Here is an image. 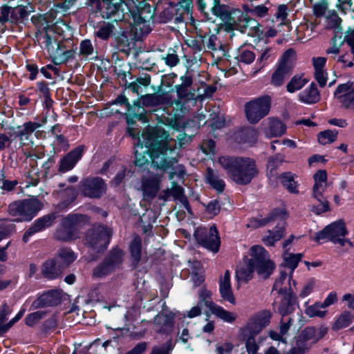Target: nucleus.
Returning <instances> with one entry per match:
<instances>
[{
  "label": "nucleus",
  "instance_id": "nucleus-10",
  "mask_svg": "<svg viewBox=\"0 0 354 354\" xmlns=\"http://www.w3.org/2000/svg\"><path fill=\"white\" fill-rule=\"evenodd\" d=\"M347 234L345 223L339 220L327 225L322 230L316 234L315 240L318 242L330 241L334 243H338L342 246L346 243L351 244L349 240L344 239Z\"/></svg>",
  "mask_w": 354,
  "mask_h": 354
},
{
  "label": "nucleus",
  "instance_id": "nucleus-37",
  "mask_svg": "<svg viewBox=\"0 0 354 354\" xmlns=\"http://www.w3.org/2000/svg\"><path fill=\"white\" fill-rule=\"evenodd\" d=\"M62 266H57L53 259L47 260L41 266L43 275L48 279H55L59 277L62 274Z\"/></svg>",
  "mask_w": 354,
  "mask_h": 354
},
{
  "label": "nucleus",
  "instance_id": "nucleus-17",
  "mask_svg": "<svg viewBox=\"0 0 354 354\" xmlns=\"http://www.w3.org/2000/svg\"><path fill=\"white\" fill-rule=\"evenodd\" d=\"M237 20H234L233 23L230 24L232 29L238 30L242 33H246L251 37H262L263 31L260 29L259 23L253 18L243 17L242 15L237 14Z\"/></svg>",
  "mask_w": 354,
  "mask_h": 354
},
{
  "label": "nucleus",
  "instance_id": "nucleus-19",
  "mask_svg": "<svg viewBox=\"0 0 354 354\" xmlns=\"http://www.w3.org/2000/svg\"><path fill=\"white\" fill-rule=\"evenodd\" d=\"M190 19L187 17V13L180 10V8L168 2L160 11L158 16L159 23H167L174 20L176 24L184 22L186 19Z\"/></svg>",
  "mask_w": 354,
  "mask_h": 354
},
{
  "label": "nucleus",
  "instance_id": "nucleus-50",
  "mask_svg": "<svg viewBox=\"0 0 354 354\" xmlns=\"http://www.w3.org/2000/svg\"><path fill=\"white\" fill-rule=\"evenodd\" d=\"M28 17L25 7L19 6L11 8L10 22L17 24L23 21Z\"/></svg>",
  "mask_w": 354,
  "mask_h": 354
},
{
  "label": "nucleus",
  "instance_id": "nucleus-6",
  "mask_svg": "<svg viewBox=\"0 0 354 354\" xmlns=\"http://www.w3.org/2000/svg\"><path fill=\"white\" fill-rule=\"evenodd\" d=\"M42 208V203L37 198L32 197L12 203L8 206L9 214L16 217L15 221H31Z\"/></svg>",
  "mask_w": 354,
  "mask_h": 354
},
{
  "label": "nucleus",
  "instance_id": "nucleus-54",
  "mask_svg": "<svg viewBox=\"0 0 354 354\" xmlns=\"http://www.w3.org/2000/svg\"><path fill=\"white\" fill-rule=\"evenodd\" d=\"M337 136L336 131L326 130L318 134V141L322 145H327L334 142Z\"/></svg>",
  "mask_w": 354,
  "mask_h": 354
},
{
  "label": "nucleus",
  "instance_id": "nucleus-27",
  "mask_svg": "<svg viewBox=\"0 0 354 354\" xmlns=\"http://www.w3.org/2000/svg\"><path fill=\"white\" fill-rule=\"evenodd\" d=\"M170 196H172L175 201H179L187 211L191 209L182 187L174 185L171 189H167L161 193V198L165 201L168 200Z\"/></svg>",
  "mask_w": 354,
  "mask_h": 354
},
{
  "label": "nucleus",
  "instance_id": "nucleus-42",
  "mask_svg": "<svg viewBox=\"0 0 354 354\" xmlns=\"http://www.w3.org/2000/svg\"><path fill=\"white\" fill-rule=\"evenodd\" d=\"M286 131V127L282 122L277 119H271L270 125L266 133L267 137L272 138L281 136Z\"/></svg>",
  "mask_w": 354,
  "mask_h": 354
},
{
  "label": "nucleus",
  "instance_id": "nucleus-40",
  "mask_svg": "<svg viewBox=\"0 0 354 354\" xmlns=\"http://www.w3.org/2000/svg\"><path fill=\"white\" fill-rule=\"evenodd\" d=\"M207 48L209 50L212 51L214 57L216 56L217 59L221 58L225 55L224 46L214 35H212L209 37L207 42Z\"/></svg>",
  "mask_w": 354,
  "mask_h": 354
},
{
  "label": "nucleus",
  "instance_id": "nucleus-18",
  "mask_svg": "<svg viewBox=\"0 0 354 354\" xmlns=\"http://www.w3.org/2000/svg\"><path fill=\"white\" fill-rule=\"evenodd\" d=\"M334 96L341 107L354 111V86L351 82L338 85Z\"/></svg>",
  "mask_w": 354,
  "mask_h": 354
},
{
  "label": "nucleus",
  "instance_id": "nucleus-64",
  "mask_svg": "<svg viewBox=\"0 0 354 354\" xmlns=\"http://www.w3.org/2000/svg\"><path fill=\"white\" fill-rule=\"evenodd\" d=\"M147 344L145 342L137 344L132 349L124 354H144L147 350Z\"/></svg>",
  "mask_w": 354,
  "mask_h": 354
},
{
  "label": "nucleus",
  "instance_id": "nucleus-35",
  "mask_svg": "<svg viewBox=\"0 0 354 354\" xmlns=\"http://www.w3.org/2000/svg\"><path fill=\"white\" fill-rule=\"evenodd\" d=\"M282 295L283 297L279 304L278 312L284 317L295 310L297 298L295 293Z\"/></svg>",
  "mask_w": 354,
  "mask_h": 354
},
{
  "label": "nucleus",
  "instance_id": "nucleus-43",
  "mask_svg": "<svg viewBox=\"0 0 354 354\" xmlns=\"http://www.w3.org/2000/svg\"><path fill=\"white\" fill-rule=\"evenodd\" d=\"M353 320V315L348 310L343 311L335 319L332 325L333 330H339L348 326Z\"/></svg>",
  "mask_w": 354,
  "mask_h": 354
},
{
  "label": "nucleus",
  "instance_id": "nucleus-16",
  "mask_svg": "<svg viewBox=\"0 0 354 354\" xmlns=\"http://www.w3.org/2000/svg\"><path fill=\"white\" fill-rule=\"evenodd\" d=\"M80 189L86 197L100 198L106 193V185L100 177H88L80 181Z\"/></svg>",
  "mask_w": 354,
  "mask_h": 354
},
{
  "label": "nucleus",
  "instance_id": "nucleus-38",
  "mask_svg": "<svg viewBox=\"0 0 354 354\" xmlns=\"http://www.w3.org/2000/svg\"><path fill=\"white\" fill-rule=\"evenodd\" d=\"M302 257L303 254L301 253L292 254L285 252L283 255V263H282L281 267L283 268V269L282 270H286L288 273L292 274Z\"/></svg>",
  "mask_w": 354,
  "mask_h": 354
},
{
  "label": "nucleus",
  "instance_id": "nucleus-34",
  "mask_svg": "<svg viewBox=\"0 0 354 354\" xmlns=\"http://www.w3.org/2000/svg\"><path fill=\"white\" fill-rule=\"evenodd\" d=\"M298 99L302 103L312 104L317 102L320 99L319 91L316 84L312 82L308 87L300 92Z\"/></svg>",
  "mask_w": 354,
  "mask_h": 354
},
{
  "label": "nucleus",
  "instance_id": "nucleus-28",
  "mask_svg": "<svg viewBox=\"0 0 354 354\" xmlns=\"http://www.w3.org/2000/svg\"><path fill=\"white\" fill-rule=\"evenodd\" d=\"M328 331V327L325 326H308L303 329L300 333L313 345L321 340Z\"/></svg>",
  "mask_w": 354,
  "mask_h": 354
},
{
  "label": "nucleus",
  "instance_id": "nucleus-48",
  "mask_svg": "<svg viewBox=\"0 0 354 354\" xmlns=\"http://www.w3.org/2000/svg\"><path fill=\"white\" fill-rule=\"evenodd\" d=\"M324 308L321 303L317 302L313 305L307 306L304 311L305 314L310 317L324 318L327 314V310H322Z\"/></svg>",
  "mask_w": 354,
  "mask_h": 354
},
{
  "label": "nucleus",
  "instance_id": "nucleus-63",
  "mask_svg": "<svg viewBox=\"0 0 354 354\" xmlns=\"http://www.w3.org/2000/svg\"><path fill=\"white\" fill-rule=\"evenodd\" d=\"M233 349L232 344L230 342H225L223 344H218L216 351L218 354H231Z\"/></svg>",
  "mask_w": 354,
  "mask_h": 354
},
{
  "label": "nucleus",
  "instance_id": "nucleus-8",
  "mask_svg": "<svg viewBox=\"0 0 354 354\" xmlns=\"http://www.w3.org/2000/svg\"><path fill=\"white\" fill-rule=\"evenodd\" d=\"M296 53L292 48L286 50L280 57L277 66L273 72L270 83L274 86H281L289 77L295 66Z\"/></svg>",
  "mask_w": 354,
  "mask_h": 354
},
{
  "label": "nucleus",
  "instance_id": "nucleus-12",
  "mask_svg": "<svg viewBox=\"0 0 354 354\" xmlns=\"http://www.w3.org/2000/svg\"><path fill=\"white\" fill-rule=\"evenodd\" d=\"M315 181L313 187V196L319 202V205H313L312 211L317 214L326 212L329 209L328 202L323 196L327 187V173L326 170H319L313 176Z\"/></svg>",
  "mask_w": 354,
  "mask_h": 354
},
{
  "label": "nucleus",
  "instance_id": "nucleus-55",
  "mask_svg": "<svg viewBox=\"0 0 354 354\" xmlns=\"http://www.w3.org/2000/svg\"><path fill=\"white\" fill-rule=\"evenodd\" d=\"M236 58L239 62L243 63L245 64H250L254 62L255 55L251 50L242 49L240 50Z\"/></svg>",
  "mask_w": 354,
  "mask_h": 354
},
{
  "label": "nucleus",
  "instance_id": "nucleus-4",
  "mask_svg": "<svg viewBox=\"0 0 354 354\" xmlns=\"http://www.w3.org/2000/svg\"><path fill=\"white\" fill-rule=\"evenodd\" d=\"M220 166L229 178L236 184H249L259 173L254 159L242 156H221L218 159Z\"/></svg>",
  "mask_w": 354,
  "mask_h": 354
},
{
  "label": "nucleus",
  "instance_id": "nucleus-46",
  "mask_svg": "<svg viewBox=\"0 0 354 354\" xmlns=\"http://www.w3.org/2000/svg\"><path fill=\"white\" fill-rule=\"evenodd\" d=\"M308 82L304 75H295L287 84L286 88L289 93H294L303 88Z\"/></svg>",
  "mask_w": 354,
  "mask_h": 354
},
{
  "label": "nucleus",
  "instance_id": "nucleus-9",
  "mask_svg": "<svg viewBox=\"0 0 354 354\" xmlns=\"http://www.w3.org/2000/svg\"><path fill=\"white\" fill-rule=\"evenodd\" d=\"M112 231L106 226L99 225L87 232L85 244L96 253L103 252L109 244Z\"/></svg>",
  "mask_w": 354,
  "mask_h": 354
},
{
  "label": "nucleus",
  "instance_id": "nucleus-30",
  "mask_svg": "<svg viewBox=\"0 0 354 354\" xmlns=\"http://www.w3.org/2000/svg\"><path fill=\"white\" fill-rule=\"evenodd\" d=\"M41 124L37 122H26L21 126L17 127V130L13 133L15 138H19L21 145H24V140H28L32 133L41 127Z\"/></svg>",
  "mask_w": 354,
  "mask_h": 354
},
{
  "label": "nucleus",
  "instance_id": "nucleus-60",
  "mask_svg": "<svg viewBox=\"0 0 354 354\" xmlns=\"http://www.w3.org/2000/svg\"><path fill=\"white\" fill-rule=\"evenodd\" d=\"M328 9V4L325 1L315 3L313 6V14L317 17H323Z\"/></svg>",
  "mask_w": 354,
  "mask_h": 354
},
{
  "label": "nucleus",
  "instance_id": "nucleus-20",
  "mask_svg": "<svg viewBox=\"0 0 354 354\" xmlns=\"http://www.w3.org/2000/svg\"><path fill=\"white\" fill-rule=\"evenodd\" d=\"M206 10H211L214 15L220 17L223 21L229 22H231V21H234L237 14L242 15L241 10L239 8L221 4L217 0H215L214 3L209 6Z\"/></svg>",
  "mask_w": 354,
  "mask_h": 354
},
{
  "label": "nucleus",
  "instance_id": "nucleus-5",
  "mask_svg": "<svg viewBox=\"0 0 354 354\" xmlns=\"http://www.w3.org/2000/svg\"><path fill=\"white\" fill-rule=\"evenodd\" d=\"M277 225L272 231H268V235L265 236L262 241L265 245L271 246L276 241H279L284 233L283 212L280 209H274L269 216L264 218H254L250 220L248 224V227H259L272 222L278 221Z\"/></svg>",
  "mask_w": 354,
  "mask_h": 354
},
{
  "label": "nucleus",
  "instance_id": "nucleus-22",
  "mask_svg": "<svg viewBox=\"0 0 354 354\" xmlns=\"http://www.w3.org/2000/svg\"><path fill=\"white\" fill-rule=\"evenodd\" d=\"M56 217V212H54L45 215L36 220L33 225L24 233L22 238L23 241L27 243L31 236L51 226Z\"/></svg>",
  "mask_w": 354,
  "mask_h": 354
},
{
  "label": "nucleus",
  "instance_id": "nucleus-51",
  "mask_svg": "<svg viewBox=\"0 0 354 354\" xmlns=\"http://www.w3.org/2000/svg\"><path fill=\"white\" fill-rule=\"evenodd\" d=\"M326 28L327 29H337L342 22L341 18L335 10H330L326 16Z\"/></svg>",
  "mask_w": 354,
  "mask_h": 354
},
{
  "label": "nucleus",
  "instance_id": "nucleus-25",
  "mask_svg": "<svg viewBox=\"0 0 354 354\" xmlns=\"http://www.w3.org/2000/svg\"><path fill=\"white\" fill-rule=\"evenodd\" d=\"M83 151L84 147L82 146H80L67 153L60 160L59 171L62 172H66L71 170L75 167L77 161L82 158Z\"/></svg>",
  "mask_w": 354,
  "mask_h": 354
},
{
  "label": "nucleus",
  "instance_id": "nucleus-21",
  "mask_svg": "<svg viewBox=\"0 0 354 354\" xmlns=\"http://www.w3.org/2000/svg\"><path fill=\"white\" fill-rule=\"evenodd\" d=\"M292 274H290L286 270H281L279 277L275 280L272 291H275L279 295L294 293L292 286L295 287L297 283L292 280Z\"/></svg>",
  "mask_w": 354,
  "mask_h": 354
},
{
  "label": "nucleus",
  "instance_id": "nucleus-61",
  "mask_svg": "<svg viewBox=\"0 0 354 354\" xmlns=\"http://www.w3.org/2000/svg\"><path fill=\"white\" fill-rule=\"evenodd\" d=\"M315 287V280L311 279L308 280L303 286L302 290L299 293V297L304 298L308 296L314 290Z\"/></svg>",
  "mask_w": 354,
  "mask_h": 354
},
{
  "label": "nucleus",
  "instance_id": "nucleus-44",
  "mask_svg": "<svg viewBox=\"0 0 354 354\" xmlns=\"http://www.w3.org/2000/svg\"><path fill=\"white\" fill-rule=\"evenodd\" d=\"M281 183L287 190L293 194L299 193L298 185L295 180V175L290 172L283 173L280 176Z\"/></svg>",
  "mask_w": 354,
  "mask_h": 354
},
{
  "label": "nucleus",
  "instance_id": "nucleus-59",
  "mask_svg": "<svg viewBox=\"0 0 354 354\" xmlns=\"http://www.w3.org/2000/svg\"><path fill=\"white\" fill-rule=\"evenodd\" d=\"M75 54V50L65 49L62 55H57L55 57V64L58 65L68 62L69 60L74 58Z\"/></svg>",
  "mask_w": 354,
  "mask_h": 354
},
{
  "label": "nucleus",
  "instance_id": "nucleus-13",
  "mask_svg": "<svg viewBox=\"0 0 354 354\" xmlns=\"http://www.w3.org/2000/svg\"><path fill=\"white\" fill-rule=\"evenodd\" d=\"M124 252L115 248L112 249L103 261L93 270V276L96 278H103L113 272L122 263Z\"/></svg>",
  "mask_w": 354,
  "mask_h": 354
},
{
  "label": "nucleus",
  "instance_id": "nucleus-47",
  "mask_svg": "<svg viewBox=\"0 0 354 354\" xmlns=\"http://www.w3.org/2000/svg\"><path fill=\"white\" fill-rule=\"evenodd\" d=\"M277 56V50L274 47H266L261 50V55L257 59L261 67H264L268 62H272Z\"/></svg>",
  "mask_w": 354,
  "mask_h": 354
},
{
  "label": "nucleus",
  "instance_id": "nucleus-11",
  "mask_svg": "<svg viewBox=\"0 0 354 354\" xmlns=\"http://www.w3.org/2000/svg\"><path fill=\"white\" fill-rule=\"evenodd\" d=\"M271 98L268 95H263L255 98L244 106L246 118L250 124H256L266 116L270 110Z\"/></svg>",
  "mask_w": 354,
  "mask_h": 354
},
{
  "label": "nucleus",
  "instance_id": "nucleus-31",
  "mask_svg": "<svg viewBox=\"0 0 354 354\" xmlns=\"http://www.w3.org/2000/svg\"><path fill=\"white\" fill-rule=\"evenodd\" d=\"M160 178L156 176L142 180L141 189L143 192L145 198L151 199L156 196L158 190L160 189Z\"/></svg>",
  "mask_w": 354,
  "mask_h": 354
},
{
  "label": "nucleus",
  "instance_id": "nucleus-62",
  "mask_svg": "<svg viewBox=\"0 0 354 354\" xmlns=\"http://www.w3.org/2000/svg\"><path fill=\"white\" fill-rule=\"evenodd\" d=\"M288 17V7L286 5L281 4L277 8V11L275 14V17L277 20L281 21V24H284L285 20Z\"/></svg>",
  "mask_w": 354,
  "mask_h": 354
},
{
  "label": "nucleus",
  "instance_id": "nucleus-24",
  "mask_svg": "<svg viewBox=\"0 0 354 354\" xmlns=\"http://www.w3.org/2000/svg\"><path fill=\"white\" fill-rule=\"evenodd\" d=\"M174 315L171 313H160L153 319L154 330L159 333L169 334L174 328Z\"/></svg>",
  "mask_w": 354,
  "mask_h": 354
},
{
  "label": "nucleus",
  "instance_id": "nucleus-2",
  "mask_svg": "<svg viewBox=\"0 0 354 354\" xmlns=\"http://www.w3.org/2000/svg\"><path fill=\"white\" fill-rule=\"evenodd\" d=\"M145 152L152 159V165L158 169L167 171L177 162L175 157L169 156L176 149V141L169 138V134L162 128L149 127L142 133Z\"/></svg>",
  "mask_w": 354,
  "mask_h": 354
},
{
  "label": "nucleus",
  "instance_id": "nucleus-7",
  "mask_svg": "<svg viewBox=\"0 0 354 354\" xmlns=\"http://www.w3.org/2000/svg\"><path fill=\"white\" fill-rule=\"evenodd\" d=\"M87 222L88 218L85 215L68 214L62 220V227L56 232L57 239L64 241L78 239L81 228Z\"/></svg>",
  "mask_w": 354,
  "mask_h": 354
},
{
  "label": "nucleus",
  "instance_id": "nucleus-56",
  "mask_svg": "<svg viewBox=\"0 0 354 354\" xmlns=\"http://www.w3.org/2000/svg\"><path fill=\"white\" fill-rule=\"evenodd\" d=\"M313 346V344L307 340L300 333L295 338V346L304 353L308 352Z\"/></svg>",
  "mask_w": 354,
  "mask_h": 354
},
{
  "label": "nucleus",
  "instance_id": "nucleus-45",
  "mask_svg": "<svg viewBox=\"0 0 354 354\" xmlns=\"http://www.w3.org/2000/svg\"><path fill=\"white\" fill-rule=\"evenodd\" d=\"M115 26L111 23H105L99 25L94 35L102 40H108L113 35Z\"/></svg>",
  "mask_w": 354,
  "mask_h": 354
},
{
  "label": "nucleus",
  "instance_id": "nucleus-36",
  "mask_svg": "<svg viewBox=\"0 0 354 354\" xmlns=\"http://www.w3.org/2000/svg\"><path fill=\"white\" fill-rule=\"evenodd\" d=\"M206 183L217 192L221 193L225 187V183L219 176L218 172L210 167H208L205 175Z\"/></svg>",
  "mask_w": 354,
  "mask_h": 354
},
{
  "label": "nucleus",
  "instance_id": "nucleus-14",
  "mask_svg": "<svg viewBox=\"0 0 354 354\" xmlns=\"http://www.w3.org/2000/svg\"><path fill=\"white\" fill-rule=\"evenodd\" d=\"M197 243L202 247L209 251L216 253L220 247V237L215 225L209 229L206 227H198L194 234Z\"/></svg>",
  "mask_w": 354,
  "mask_h": 354
},
{
  "label": "nucleus",
  "instance_id": "nucleus-32",
  "mask_svg": "<svg viewBox=\"0 0 354 354\" xmlns=\"http://www.w3.org/2000/svg\"><path fill=\"white\" fill-rule=\"evenodd\" d=\"M219 290L221 297L232 304H235V298L232 293L230 284V273L226 270L221 277L219 283Z\"/></svg>",
  "mask_w": 354,
  "mask_h": 354
},
{
  "label": "nucleus",
  "instance_id": "nucleus-15",
  "mask_svg": "<svg viewBox=\"0 0 354 354\" xmlns=\"http://www.w3.org/2000/svg\"><path fill=\"white\" fill-rule=\"evenodd\" d=\"M272 314L269 310H262L255 313L249 318L247 324L243 329V333L245 335H259L263 328L267 327L270 322Z\"/></svg>",
  "mask_w": 354,
  "mask_h": 354
},
{
  "label": "nucleus",
  "instance_id": "nucleus-52",
  "mask_svg": "<svg viewBox=\"0 0 354 354\" xmlns=\"http://www.w3.org/2000/svg\"><path fill=\"white\" fill-rule=\"evenodd\" d=\"M58 257L63 261V268L67 267L77 258V256L70 248H61L58 252Z\"/></svg>",
  "mask_w": 354,
  "mask_h": 354
},
{
  "label": "nucleus",
  "instance_id": "nucleus-1",
  "mask_svg": "<svg viewBox=\"0 0 354 354\" xmlns=\"http://www.w3.org/2000/svg\"><path fill=\"white\" fill-rule=\"evenodd\" d=\"M102 17H114V21H124L140 39L152 30L154 10L145 1L120 0L121 3H113L110 0H93Z\"/></svg>",
  "mask_w": 354,
  "mask_h": 354
},
{
  "label": "nucleus",
  "instance_id": "nucleus-39",
  "mask_svg": "<svg viewBox=\"0 0 354 354\" xmlns=\"http://www.w3.org/2000/svg\"><path fill=\"white\" fill-rule=\"evenodd\" d=\"M129 252L132 263L137 266L141 259L142 254V239L140 236L136 235L129 245Z\"/></svg>",
  "mask_w": 354,
  "mask_h": 354
},
{
  "label": "nucleus",
  "instance_id": "nucleus-26",
  "mask_svg": "<svg viewBox=\"0 0 354 354\" xmlns=\"http://www.w3.org/2000/svg\"><path fill=\"white\" fill-rule=\"evenodd\" d=\"M62 300V292L58 290L48 291L41 295L35 302L36 308L54 306L58 305Z\"/></svg>",
  "mask_w": 354,
  "mask_h": 354
},
{
  "label": "nucleus",
  "instance_id": "nucleus-58",
  "mask_svg": "<svg viewBox=\"0 0 354 354\" xmlns=\"http://www.w3.org/2000/svg\"><path fill=\"white\" fill-rule=\"evenodd\" d=\"M45 314L44 311H36L29 314L25 319L26 324L29 326H32L42 319Z\"/></svg>",
  "mask_w": 354,
  "mask_h": 354
},
{
  "label": "nucleus",
  "instance_id": "nucleus-3",
  "mask_svg": "<svg viewBox=\"0 0 354 354\" xmlns=\"http://www.w3.org/2000/svg\"><path fill=\"white\" fill-rule=\"evenodd\" d=\"M250 259L240 263L236 270L238 283H248L253 277L255 270L259 276L267 279L275 268L274 262L270 259L268 252L261 245H254L250 250Z\"/></svg>",
  "mask_w": 354,
  "mask_h": 354
},
{
  "label": "nucleus",
  "instance_id": "nucleus-53",
  "mask_svg": "<svg viewBox=\"0 0 354 354\" xmlns=\"http://www.w3.org/2000/svg\"><path fill=\"white\" fill-rule=\"evenodd\" d=\"M94 53V47L89 39H84L80 44V56L86 59Z\"/></svg>",
  "mask_w": 354,
  "mask_h": 354
},
{
  "label": "nucleus",
  "instance_id": "nucleus-33",
  "mask_svg": "<svg viewBox=\"0 0 354 354\" xmlns=\"http://www.w3.org/2000/svg\"><path fill=\"white\" fill-rule=\"evenodd\" d=\"M205 304L214 315L225 322L232 323L237 317L235 313L225 310L212 301L206 300Z\"/></svg>",
  "mask_w": 354,
  "mask_h": 354
},
{
  "label": "nucleus",
  "instance_id": "nucleus-49",
  "mask_svg": "<svg viewBox=\"0 0 354 354\" xmlns=\"http://www.w3.org/2000/svg\"><path fill=\"white\" fill-rule=\"evenodd\" d=\"M283 162V157L280 154H277L276 156L270 158L267 165L268 170V175L270 176V177H275L277 175L276 169Z\"/></svg>",
  "mask_w": 354,
  "mask_h": 354
},
{
  "label": "nucleus",
  "instance_id": "nucleus-41",
  "mask_svg": "<svg viewBox=\"0 0 354 354\" xmlns=\"http://www.w3.org/2000/svg\"><path fill=\"white\" fill-rule=\"evenodd\" d=\"M257 131L252 127H245L240 130L236 136L239 142L253 143L256 141Z\"/></svg>",
  "mask_w": 354,
  "mask_h": 354
},
{
  "label": "nucleus",
  "instance_id": "nucleus-57",
  "mask_svg": "<svg viewBox=\"0 0 354 354\" xmlns=\"http://www.w3.org/2000/svg\"><path fill=\"white\" fill-rule=\"evenodd\" d=\"M243 335L246 337L245 347L248 354H257L259 346L254 339L256 335H251V334L248 333L247 335Z\"/></svg>",
  "mask_w": 354,
  "mask_h": 354
},
{
  "label": "nucleus",
  "instance_id": "nucleus-29",
  "mask_svg": "<svg viewBox=\"0 0 354 354\" xmlns=\"http://www.w3.org/2000/svg\"><path fill=\"white\" fill-rule=\"evenodd\" d=\"M59 194L62 201L55 206V209L57 212L68 209L77 196L76 189L72 186L68 187L64 190L60 192Z\"/></svg>",
  "mask_w": 354,
  "mask_h": 354
},
{
  "label": "nucleus",
  "instance_id": "nucleus-23",
  "mask_svg": "<svg viewBox=\"0 0 354 354\" xmlns=\"http://www.w3.org/2000/svg\"><path fill=\"white\" fill-rule=\"evenodd\" d=\"M141 102L145 106H171L173 104V98L169 93H155L142 95L141 97Z\"/></svg>",
  "mask_w": 354,
  "mask_h": 354
}]
</instances>
